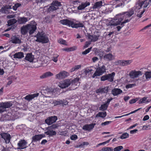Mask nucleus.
<instances>
[{"instance_id":"1","label":"nucleus","mask_w":151,"mask_h":151,"mask_svg":"<svg viewBox=\"0 0 151 151\" xmlns=\"http://www.w3.org/2000/svg\"><path fill=\"white\" fill-rule=\"evenodd\" d=\"M59 22L63 25H67L69 26H71L73 28H77L79 27H84L83 23L79 22L74 24L73 22L67 19L61 20Z\"/></svg>"},{"instance_id":"2","label":"nucleus","mask_w":151,"mask_h":151,"mask_svg":"<svg viewBox=\"0 0 151 151\" xmlns=\"http://www.w3.org/2000/svg\"><path fill=\"white\" fill-rule=\"evenodd\" d=\"M37 39L36 41L42 42L43 43H47L49 40L47 36L45 33H38L36 35Z\"/></svg>"},{"instance_id":"3","label":"nucleus","mask_w":151,"mask_h":151,"mask_svg":"<svg viewBox=\"0 0 151 151\" xmlns=\"http://www.w3.org/2000/svg\"><path fill=\"white\" fill-rule=\"evenodd\" d=\"M147 2L145 1V0H139L136 3L134 9L135 11H137L140 9L143 6L144 8H145L147 6Z\"/></svg>"},{"instance_id":"4","label":"nucleus","mask_w":151,"mask_h":151,"mask_svg":"<svg viewBox=\"0 0 151 151\" xmlns=\"http://www.w3.org/2000/svg\"><path fill=\"white\" fill-rule=\"evenodd\" d=\"M106 67L104 65H102L101 67H98L93 74L92 77L94 78L97 76L102 75L104 73L106 72Z\"/></svg>"},{"instance_id":"5","label":"nucleus","mask_w":151,"mask_h":151,"mask_svg":"<svg viewBox=\"0 0 151 151\" xmlns=\"http://www.w3.org/2000/svg\"><path fill=\"white\" fill-rule=\"evenodd\" d=\"M71 81V86L70 87L69 89L70 90H74L77 88L80 85V82H79V78L76 77L74 79L72 80L70 79Z\"/></svg>"},{"instance_id":"6","label":"nucleus","mask_w":151,"mask_h":151,"mask_svg":"<svg viewBox=\"0 0 151 151\" xmlns=\"http://www.w3.org/2000/svg\"><path fill=\"white\" fill-rule=\"evenodd\" d=\"M36 24L34 21H32L30 24H27L28 30L30 35L32 34L37 29Z\"/></svg>"},{"instance_id":"7","label":"nucleus","mask_w":151,"mask_h":151,"mask_svg":"<svg viewBox=\"0 0 151 151\" xmlns=\"http://www.w3.org/2000/svg\"><path fill=\"white\" fill-rule=\"evenodd\" d=\"M123 19L122 17H120L118 19H113L107 24V26H116L119 24L121 21Z\"/></svg>"},{"instance_id":"8","label":"nucleus","mask_w":151,"mask_h":151,"mask_svg":"<svg viewBox=\"0 0 151 151\" xmlns=\"http://www.w3.org/2000/svg\"><path fill=\"white\" fill-rule=\"evenodd\" d=\"M57 119V116H55L49 117L45 120V122L48 125H50L55 122Z\"/></svg>"},{"instance_id":"9","label":"nucleus","mask_w":151,"mask_h":151,"mask_svg":"<svg viewBox=\"0 0 151 151\" xmlns=\"http://www.w3.org/2000/svg\"><path fill=\"white\" fill-rule=\"evenodd\" d=\"M142 73L139 71H136L135 70L131 71L129 73V75L132 78L138 77L139 76L142 75Z\"/></svg>"},{"instance_id":"10","label":"nucleus","mask_w":151,"mask_h":151,"mask_svg":"<svg viewBox=\"0 0 151 151\" xmlns=\"http://www.w3.org/2000/svg\"><path fill=\"white\" fill-rule=\"evenodd\" d=\"M86 37L89 40H91L92 42H95L100 37L99 35H91L89 33H87L86 35Z\"/></svg>"},{"instance_id":"11","label":"nucleus","mask_w":151,"mask_h":151,"mask_svg":"<svg viewBox=\"0 0 151 151\" xmlns=\"http://www.w3.org/2000/svg\"><path fill=\"white\" fill-rule=\"evenodd\" d=\"M113 98H111L110 99H108L107 101L105 102L104 104L101 105L99 107V110L102 111H104L106 110L108 106L111 101L112 100Z\"/></svg>"},{"instance_id":"12","label":"nucleus","mask_w":151,"mask_h":151,"mask_svg":"<svg viewBox=\"0 0 151 151\" xmlns=\"http://www.w3.org/2000/svg\"><path fill=\"white\" fill-rule=\"evenodd\" d=\"M71 81L70 79H66L64 80L63 82L60 83L59 85V87L62 88H64L68 87L71 84Z\"/></svg>"},{"instance_id":"13","label":"nucleus","mask_w":151,"mask_h":151,"mask_svg":"<svg viewBox=\"0 0 151 151\" xmlns=\"http://www.w3.org/2000/svg\"><path fill=\"white\" fill-rule=\"evenodd\" d=\"M2 138H3L6 143H8L10 141V135L7 133H3L1 134Z\"/></svg>"},{"instance_id":"14","label":"nucleus","mask_w":151,"mask_h":151,"mask_svg":"<svg viewBox=\"0 0 151 151\" xmlns=\"http://www.w3.org/2000/svg\"><path fill=\"white\" fill-rule=\"evenodd\" d=\"M109 87L108 86L106 87H102L100 88L99 89L96 90V93H107L108 92V88Z\"/></svg>"},{"instance_id":"15","label":"nucleus","mask_w":151,"mask_h":151,"mask_svg":"<svg viewBox=\"0 0 151 151\" xmlns=\"http://www.w3.org/2000/svg\"><path fill=\"white\" fill-rule=\"evenodd\" d=\"M26 144L27 142L25 140H21L18 143V145L19 147L18 149L21 150L26 148Z\"/></svg>"},{"instance_id":"16","label":"nucleus","mask_w":151,"mask_h":151,"mask_svg":"<svg viewBox=\"0 0 151 151\" xmlns=\"http://www.w3.org/2000/svg\"><path fill=\"white\" fill-rule=\"evenodd\" d=\"M34 59V56L32 55V53H28L27 54L24 59L30 62H32Z\"/></svg>"},{"instance_id":"17","label":"nucleus","mask_w":151,"mask_h":151,"mask_svg":"<svg viewBox=\"0 0 151 151\" xmlns=\"http://www.w3.org/2000/svg\"><path fill=\"white\" fill-rule=\"evenodd\" d=\"M95 125V123H92L89 124H86L83 127L82 129L83 130L90 131L94 128Z\"/></svg>"},{"instance_id":"18","label":"nucleus","mask_w":151,"mask_h":151,"mask_svg":"<svg viewBox=\"0 0 151 151\" xmlns=\"http://www.w3.org/2000/svg\"><path fill=\"white\" fill-rule=\"evenodd\" d=\"M122 92V90L118 88H114L111 91V93L114 96H117Z\"/></svg>"},{"instance_id":"19","label":"nucleus","mask_w":151,"mask_h":151,"mask_svg":"<svg viewBox=\"0 0 151 151\" xmlns=\"http://www.w3.org/2000/svg\"><path fill=\"white\" fill-rule=\"evenodd\" d=\"M39 93H34L33 94L29 95H27L24 98V99L29 101L34 99L35 97H37L39 96Z\"/></svg>"},{"instance_id":"20","label":"nucleus","mask_w":151,"mask_h":151,"mask_svg":"<svg viewBox=\"0 0 151 151\" xmlns=\"http://www.w3.org/2000/svg\"><path fill=\"white\" fill-rule=\"evenodd\" d=\"M43 137V136L42 134L36 135L32 137V142H36Z\"/></svg>"},{"instance_id":"21","label":"nucleus","mask_w":151,"mask_h":151,"mask_svg":"<svg viewBox=\"0 0 151 151\" xmlns=\"http://www.w3.org/2000/svg\"><path fill=\"white\" fill-rule=\"evenodd\" d=\"M11 39V41L12 43L19 44L21 42V40L16 36H13L12 37Z\"/></svg>"},{"instance_id":"22","label":"nucleus","mask_w":151,"mask_h":151,"mask_svg":"<svg viewBox=\"0 0 151 151\" xmlns=\"http://www.w3.org/2000/svg\"><path fill=\"white\" fill-rule=\"evenodd\" d=\"M104 58V60L109 61L114 59V57L113 55L110 53L105 55Z\"/></svg>"},{"instance_id":"23","label":"nucleus","mask_w":151,"mask_h":151,"mask_svg":"<svg viewBox=\"0 0 151 151\" xmlns=\"http://www.w3.org/2000/svg\"><path fill=\"white\" fill-rule=\"evenodd\" d=\"M115 75V73L114 72H112L111 73L106 75L107 80L110 82H112L114 81Z\"/></svg>"},{"instance_id":"24","label":"nucleus","mask_w":151,"mask_h":151,"mask_svg":"<svg viewBox=\"0 0 151 151\" xmlns=\"http://www.w3.org/2000/svg\"><path fill=\"white\" fill-rule=\"evenodd\" d=\"M53 75V74L50 71L46 72L43 73L40 76V78L42 79L45 78Z\"/></svg>"},{"instance_id":"25","label":"nucleus","mask_w":151,"mask_h":151,"mask_svg":"<svg viewBox=\"0 0 151 151\" xmlns=\"http://www.w3.org/2000/svg\"><path fill=\"white\" fill-rule=\"evenodd\" d=\"M14 58L21 59L24 57V54L21 52H19L15 53L14 55Z\"/></svg>"},{"instance_id":"26","label":"nucleus","mask_w":151,"mask_h":151,"mask_svg":"<svg viewBox=\"0 0 151 151\" xmlns=\"http://www.w3.org/2000/svg\"><path fill=\"white\" fill-rule=\"evenodd\" d=\"M28 21V18L23 17L18 19L17 21L20 24H25Z\"/></svg>"},{"instance_id":"27","label":"nucleus","mask_w":151,"mask_h":151,"mask_svg":"<svg viewBox=\"0 0 151 151\" xmlns=\"http://www.w3.org/2000/svg\"><path fill=\"white\" fill-rule=\"evenodd\" d=\"M90 4V3L89 2L82 3L81 5L78 7V9L79 10H82L87 6L89 5Z\"/></svg>"},{"instance_id":"28","label":"nucleus","mask_w":151,"mask_h":151,"mask_svg":"<svg viewBox=\"0 0 151 151\" xmlns=\"http://www.w3.org/2000/svg\"><path fill=\"white\" fill-rule=\"evenodd\" d=\"M21 31L22 34L23 35H25L28 32L27 25L24 26L21 28Z\"/></svg>"},{"instance_id":"29","label":"nucleus","mask_w":151,"mask_h":151,"mask_svg":"<svg viewBox=\"0 0 151 151\" xmlns=\"http://www.w3.org/2000/svg\"><path fill=\"white\" fill-rule=\"evenodd\" d=\"M4 109H5L6 108H9L12 106V104L10 102H2L1 103Z\"/></svg>"},{"instance_id":"30","label":"nucleus","mask_w":151,"mask_h":151,"mask_svg":"<svg viewBox=\"0 0 151 151\" xmlns=\"http://www.w3.org/2000/svg\"><path fill=\"white\" fill-rule=\"evenodd\" d=\"M107 115V114L106 111L99 112L96 115V117H100L102 118H104Z\"/></svg>"},{"instance_id":"31","label":"nucleus","mask_w":151,"mask_h":151,"mask_svg":"<svg viewBox=\"0 0 151 151\" xmlns=\"http://www.w3.org/2000/svg\"><path fill=\"white\" fill-rule=\"evenodd\" d=\"M17 22V20L14 18L10 19L7 21V25L8 26H11L16 23Z\"/></svg>"},{"instance_id":"32","label":"nucleus","mask_w":151,"mask_h":151,"mask_svg":"<svg viewBox=\"0 0 151 151\" xmlns=\"http://www.w3.org/2000/svg\"><path fill=\"white\" fill-rule=\"evenodd\" d=\"M102 2L101 1H99L95 3L93 6V9L100 8L102 6Z\"/></svg>"},{"instance_id":"33","label":"nucleus","mask_w":151,"mask_h":151,"mask_svg":"<svg viewBox=\"0 0 151 151\" xmlns=\"http://www.w3.org/2000/svg\"><path fill=\"white\" fill-rule=\"evenodd\" d=\"M51 5H52L54 7H56L57 9H58V7L61 5L60 3L57 1H53L51 3Z\"/></svg>"},{"instance_id":"34","label":"nucleus","mask_w":151,"mask_h":151,"mask_svg":"<svg viewBox=\"0 0 151 151\" xmlns=\"http://www.w3.org/2000/svg\"><path fill=\"white\" fill-rule=\"evenodd\" d=\"M81 65H76L73 68H71L69 70V72L72 73L73 72L75 71H76L79 69L81 68Z\"/></svg>"},{"instance_id":"35","label":"nucleus","mask_w":151,"mask_h":151,"mask_svg":"<svg viewBox=\"0 0 151 151\" xmlns=\"http://www.w3.org/2000/svg\"><path fill=\"white\" fill-rule=\"evenodd\" d=\"M45 133L47 135H49V136H52L56 135V132L55 131L49 130L45 132Z\"/></svg>"},{"instance_id":"36","label":"nucleus","mask_w":151,"mask_h":151,"mask_svg":"<svg viewBox=\"0 0 151 151\" xmlns=\"http://www.w3.org/2000/svg\"><path fill=\"white\" fill-rule=\"evenodd\" d=\"M36 3L39 6L44 5V3L48 0H35Z\"/></svg>"},{"instance_id":"37","label":"nucleus","mask_w":151,"mask_h":151,"mask_svg":"<svg viewBox=\"0 0 151 151\" xmlns=\"http://www.w3.org/2000/svg\"><path fill=\"white\" fill-rule=\"evenodd\" d=\"M0 12L2 13L6 14L8 12V10L6 6H5L1 7Z\"/></svg>"},{"instance_id":"38","label":"nucleus","mask_w":151,"mask_h":151,"mask_svg":"<svg viewBox=\"0 0 151 151\" xmlns=\"http://www.w3.org/2000/svg\"><path fill=\"white\" fill-rule=\"evenodd\" d=\"M76 50V48H63L62 50L67 52L73 51Z\"/></svg>"},{"instance_id":"39","label":"nucleus","mask_w":151,"mask_h":151,"mask_svg":"<svg viewBox=\"0 0 151 151\" xmlns=\"http://www.w3.org/2000/svg\"><path fill=\"white\" fill-rule=\"evenodd\" d=\"M57 9H56V7H54L52 5H51V6H50L47 9V12H52L56 10Z\"/></svg>"},{"instance_id":"40","label":"nucleus","mask_w":151,"mask_h":151,"mask_svg":"<svg viewBox=\"0 0 151 151\" xmlns=\"http://www.w3.org/2000/svg\"><path fill=\"white\" fill-rule=\"evenodd\" d=\"M88 142H83L82 143L77 145L76 147H83L85 145H88Z\"/></svg>"},{"instance_id":"41","label":"nucleus","mask_w":151,"mask_h":151,"mask_svg":"<svg viewBox=\"0 0 151 151\" xmlns=\"http://www.w3.org/2000/svg\"><path fill=\"white\" fill-rule=\"evenodd\" d=\"M61 73L62 76L63 78H65L67 77L69 75V73L65 71H63L60 72Z\"/></svg>"},{"instance_id":"42","label":"nucleus","mask_w":151,"mask_h":151,"mask_svg":"<svg viewBox=\"0 0 151 151\" xmlns=\"http://www.w3.org/2000/svg\"><path fill=\"white\" fill-rule=\"evenodd\" d=\"M147 98L146 97H144L140 99L139 101V104H141L148 102L149 101L147 100Z\"/></svg>"},{"instance_id":"43","label":"nucleus","mask_w":151,"mask_h":151,"mask_svg":"<svg viewBox=\"0 0 151 151\" xmlns=\"http://www.w3.org/2000/svg\"><path fill=\"white\" fill-rule=\"evenodd\" d=\"M92 71H93V70L87 68L85 69L84 72L85 75H87L88 74H89V73H93V72H92Z\"/></svg>"},{"instance_id":"44","label":"nucleus","mask_w":151,"mask_h":151,"mask_svg":"<svg viewBox=\"0 0 151 151\" xmlns=\"http://www.w3.org/2000/svg\"><path fill=\"white\" fill-rule=\"evenodd\" d=\"M21 4L19 3H17L15 4H14V5L13 6L12 8L14 10L16 11L17 10V9L19 7L21 6Z\"/></svg>"},{"instance_id":"45","label":"nucleus","mask_w":151,"mask_h":151,"mask_svg":"<svg viewBox=\"0 0 151 151\" xmlns=\"http://www.w3.org/2000/svg\"><path fill=\"white\" fill-rule=\"evenodd\" d=\"M146 79H148L151 78V71H147L145 73Z\"/></svg>"},{"instance_id":"46","label":"nucleus","mask_w":151,"mask_h":151,"mask_svg":"<svg viewBox=\"0 0 151 151\" xmlns=\"http://www.w3.org/2000/svg\"><path fill=\"white\" fill-rule=\"evenodd\" d=\"M129 137V134L127 133H124L123 134L120 136V138L122 139H126L128 137Z\"/></svg>"},{"instance_id":"47","label":"nucleus","mask_w":151,"mask_h":151,"mask_svg":"<svg viewBox=\"0 0 151 151\" xmlns=\"http://www.w3.org/2000/svg\"><path fill=\"white\" fill-rule=\"evenodd\" d=\"M58 42L61 44L67 45L66 41L62 39H60L58 41Z\"/></svg>"},{"instance_id":"48","label":"nucleus","mask_w":151,"mask_h":151,"mask_svg":"<svg viewBox=\"0 0 151 151\" xmlns=\"http://www.w3.org/2000/svg\"><path fill=\"white\" fill-rule=\"evenodd\" d=\"M92 48H88L85 51L82 52V54L83 55H86L89 53L91 50Z\"/></svg>"},{"instance_id":"49","label":"nucleus","mask_w":151,"mask_h":151,"mask_svg":"<svg viewBox=\"0 0 151 151\" xmlns=\"http://www.w3.org/2000/svg\"><path fill=\"white\" fill-rule=\"evenodd\" d=\"M101 150L102 151H113V149L109 147L103 148Z\"/></svg>"},{"instance_id":"50","label":"nucleus","mask_w":151,"mask_h":151,"mask_svg":"<svg viewBox=\"0 0 151 151\" xmlns=\"http://www.w3.org/2000/svg\"><path fill=\"white\" fill-rule=\"evenodd\" d=\"M123 148V147L122 146H119L115 147L114 149V151H119Z\"/></svg>"},{"instance_id":"51","label":"nucleus","mask_w":151,"mask_h":151,"mask_svg":"<svg viewBox=\"0 0 151 151\" xmlns=\"http://www.w3.org/2000/svg\"><path fill=\"white\" fill-rule=\"evenodd\" d=\"M55 78L58 79H62V78H63L62 75L61 73L60 72L56 75Z\"/></svg>"},{"instance_id":"52","label":"nucleus","mask_w":151,"mask_h":151,"mask_svg":"<svg viewBox=\"0 0 151 151\" xmlns=\"http://www.w3.org/2000/svg\"><path fill=\"white\" fill-rule=\"evenodd\" d=\"M136 86L135 84H129L126 86V87L127 88H129L134 87Z\"/></svg>"},{"instance_id":"53","label":"nucleus","mask_w":151,"mask_h":151,"mask_svg":"<svg viewBox=\"0 0 151 151\" xmlns=\"http://www.w3.org/2000/svg\"><path fill=\"white\" fill-rule=\"evenodd\" d=\"M101 81H104L106 80H107L106 75L102 76L101 78Z\"/></svg>"},{"instance_id":"54","label":"nucleus","mask_w":151,"mask_h":151,"mask_svg":"<svg viewBox=\"0 0 151 151\" xmlns=\"http://www.w3.org/2000/svg\"><path fill=\"white\" fill-rule=\"evenodd\" d=\"M78 138V137L76 135H72L70 137V139L72 140H75Z\"/></svg>"},{"instance_id":"55","label":"nucleus","mask_w":151,"mask_h":151,"mask_svg":"<svg viewBox=\"0 0 151 151\" xmlns=\"http://www.w3.org/2000/svg\"><path fill=\"white\" fill-rule=\"evenodd\" d=\"M58 127V125L57 124H53L50 127H48V128L50 129H54L57 128Z\"/></svg>"},{"instance_id":"56","label":"nucleus","mask_w":151,"mask_h":151,"mask_svg":"<svg viewBox=\"0 0 151 151\" xmlns=\"http://www.w3.org/2000/svg\"><path fill=\"white\" fill-rule=\"evenodd\" d=\"M137 100L138 99L137 98L133 99L129 101V103L131 104H134L136 102Z\"/></svg>"},{"instance_id":"57","label":"nucleus","mask_w":151,"mask_h":151,"mask_svg":"<svg viewBox=\"0 0 151 151\" xmlns=\"http://www.w3.org/2000/svg\"><path fill=\"white\" fill-rule=\"evenodd\" d=\"M111 122V121H106L102 123L101 124V125L102 126H105V125L109 124Z\"/></svg>"},{"instance_id":"58","label":"nucleus","mask_w":151,"mask_h":151,"mask_svg":"<svg viewBox=\"0 0 151 151\" xmlns=\"http://www.w3.org/2000/svg\"><path fill=\"white\" fill-rule=\"evenodd\" d=\"M91 41L86 42L83 47H88L91 44Z\"/></svg>"},{"instance_id":"59","label":"nucleus","mask_w":151,"mask_h":151,"mask_svg":"<svg viewBox=\"0 0 151 151\" xmlns=\"http://www.w3.org/2000/svg\"><path fill=\"white\" fill-rule=\"evenodd\" d=\"M145 9H143V10L142 12H140L139 14H137V16L139 18H141L142 16V15L145 12Z\"/></svg>"},{"instance_id":"60","label":"nucleus","mask_w":151,"mask_h":151,"mask_svg":"<svg viewBox=\"0 0 151 151\" xmlns=\"http://www.w3.org/2000/svg\"><path fill=\"white\" fill-rule=\"evenodd\" d=\"M2 105L1 103L0 104V113H2L4 112V111H5V109H4L3 106H2Z\"/></svg>"},{"instance_id":"61","label":"nucleus","mask_w":151,"mask_h":151,"mask_svg":"<svg viewBox=\"0 0 151 151\" xmlns=\"http://www.w3.org/2000/svg\"><path fill=\"white\" fill-rule=\"evenodd\" d=\"M58 55L56 57H52V60L54 62H56L58 61Z\"/></svg>"},{"instance_id":"62","label":"nucleus","mask_w":151,"mask_h":151,"mask_svg":"<svg viewBox=\"0 0 151 151\" xmlns=\"http://www.w3.org/2000/svg\"><path fill=\"white\" fill-rule=\"evenodd\" d=\"M125 61L127 65H129L132 62V60H125Z\"/></svg>"},{"instance_id":"63","label":"nucleus","mask_w":151,"mask_h":151,"mask_svg":"<svg viewBox=\"0 0 151 151\" xmlns=\"http://www.w3.org/2000/svg\"><path fill=\"white\" fill-rule=\"evenodd\" d=\"M149 119V116L148 115H146L144 116L143 119V121H146L148 120Z\"/></svg>"},{"instance_id":"64","label":"nucleus","mask_w":151,"mask_h":151,"mask_svg":"<svg viewBox=\"0 0 151 151\" xmlns=\"http://www.w3.org/2000/svg\"><path fill=\"white\" fill-rule=\"evenodd\" d=\"M145 1L147 2V6H149L151 5V0H145Z\"/></svg>"}]
</instances>
